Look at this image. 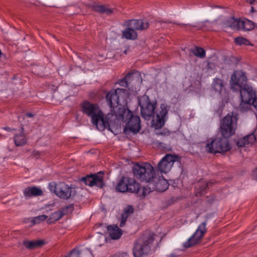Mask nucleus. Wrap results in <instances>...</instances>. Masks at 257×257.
Returning <instances> with one entry per match:
<instances>
[{
	"label": "nucleus",
	"mask_w": 257,
	"mask_h": 257,
	"mask_svg": "<svg viewBox=\"0 0 257 257\" xmlns=\"http://www.w3.org/2000/svg\"><path fill=\"white\" fill-rule=\"evenodd\" d=\"M82 111L91 118L92 124L99 131H103L112 123L110 118L112 114L108 113L104 117V114L98 105L88 101L84 102L81 105Z\"/></svg>",
	"instance_id": "1"
},
{
	"label": "nucleus",
	"mask_w": 257,
	"mask_h": 257,
	"mask_svg": "<svg viewBox=\"0 0 257 257\" xmlns=\"http://www.w3.org/2000/svg\"><path fill=\"white\" fill-rule=\"evenodd\" d=\"M155 234L149 231L144 232L136 241L133 249L134 257L148 254L155 240Z\"/></svg>",
	"instance_id": "2"
},
{
	"label": "nucleus",
	"mask_w": 257,
	"mask_h": 257,
	"mask_svg": "<svg viewBox=\"0 0 257 257\" xmlns=\"http://www.w3.org/2000/svg\"><path fill=\"white\" fill-rule=\"evenodd\" d=\"M132 172L134 176L141 182L150 184L157 179L156 171L150 163L135 164Z\"/></svg>",
	"instance_id": "3"
},
{
	"label": "nucleus",
	"mask_w": 257,
	"mask_h": 257,
	"mask_svg": "<svg viewBox=\"0 0 257 257\" xmlns=\"http://www.w3.org/2000/svg\"><path fill=\"white\" fill-rule=\"evenodd\" d=\"M126 92V90L122 88H116L111 90L106 96V100L108 105L110 107V112L112 116L110 117L112 120L117 116H120V113L126 109L125 107L119 103V97L121 94Z\"/></svg>",
	"instance_id": "4"
},
{
	"label": "nucleus",
	"mask_w": 257,
	"mask_h": 257,
	"mask_svg": "<svg viewBox=\"0 0 257 257\" xmlns=\"http://www.w3.org/2000/svg\"><path fill=\"white\" fill-rule=\"evenodd\" d=\"M121 120L126 122L123 129L125 134H129L130 132L136 134L141 128V119L138 115H134L133 112L127 108L120 113V116H117L112 119V122L115 120Z\"/></svg>",
	"instance_id": "5"
},
{
	"label": "nucleus",
	"mask_w": 257,
	"mask_h": 257,
	"mask_svg": "<svg viewBox=\"0 0 257 257\" xmlns=\"http://www.w3.org/2000/svg\"><path fill=\"white\" fill-rule=\"evenodd\" d=\"M238 118L235 113H228L220 121L219 131L221 136L230 138L235 134Z\"/></svg>",
	"instance_id": "6"
},
{
	"label": "nucleus",
	"mask_w": 257,
	"mask_h": 257,
	"mask_svg": "<svg viewBox=\"0 0 257 257\" xmlns=\"http://www.w3.org/2000/svg\"><path fill=\"white\" fill-rule=\"evenodd\" d=\"M115 189L117 192L124 193L130 192L137 193L139 196H142V189L140 184L133 178L123 176L116 186Z\"/></svg>",
	"instance_id": "7"
},
{
	"label": "nucleus",
	"mask_w": 257,
	"mask_h": 257,
	"mask_svg": "<svg viewBox=\"0 0 257 257\" xmlns=\"http://www.w3.org/2000/svg\"><path fill=\"white\" fill-rule=\"evenodd\" d=\"M49 189L51 192L54 193L58 197L67 200L73 197L76 194L74 188H72L64 182L56 183L51 182L49 184Z\"/></svg>",
	"instance_id": "8"
},
{
	"label": "nucleus",
	"mask_w": 257,
	"mask_h": 257,
	"mask_svg": "<svg viewBox=\"0 0 257 257\" xmlns=\"http://www.w3.org/2000/svg\"><path fill=\"white\" fill-rule=\"evenodd\" d=\"M139 104L143 118L148 120L154 118L155 110L157 104L156 100L151 101L148 95H143L139 99Z\"/></svg>",
	"instance_id": "9"
},
{
	"label": "nucleus",
	"mask_w": 257,
	"mask_h": 257,
	"mask_svg": "<svg viewBox=\"0 0 257 257\" xmlns=\"http://www.w3.org/2000/svg\"><path fill=\"white\" fill-rule=\"evenodd\" d=\"M226 137H216L206 145V151L210 153H223L229 151L231 146Z\"/></svg>",
	"instance_id": "10"
},
{
	"label": "nucleus",
	"mask_w": 257,
	"mask_h": 257,
	"mask_svg": "<svg viewBox=\"0 0 257 257\" xmlns=\"http://www.w3.org/2000/svg\"><path fill=\"white\" fill-rule=\"evenodd\" d=\"M181 157L179 155L167 154L158 164V169L162 173L169 172L175 162H180Z\"/></svg>",
	"instance_id": "11"
},
{
	"label": "nucleus",
	"mask_w": 257,
	"mask_h": 257,
	"mask_svg": "<svg viewBox=\"0 0 257 257\" xmlns=\"http://www.w3.org/2000/svg\"><path fill=\"white\" fill-rule=\"evenodd\" d=\"M207 222V221L205 220L199 225L192 236L184 243L183 246L184 247L187 248L192 247L200 241L202 237L207 231L206 228Z\"/></svg>",
	"instance_id": "12"
},
{
	"label": "nucleus",
	"mask_w": 257,
	"mask_h": 257,
	"mask_svg": "<svg viewBox=\"0 0 257 257\" xmlns=\"http://www.w3.org/2000/svg\"><path fill=\"white\" fill-rule=\"evenodd\" d=\"M169 184L165 179L155 180V181L143 187L142 191V197H145L149 193L157 190L159 192H164L168 188Z\"/></svg>",
	"instance_id": "13"
},
{
	"label": "nucleus",
	"mask_w": 257,
	"mask_h": 257,
	"mask_svg": "<svg viewBox=\"0 0 257 257\" xmlns=\"http://www.w3.org/2000/svg\"><path fill=\"white\" fill-rule=\"evenodd\" d=\"M104 173L100 171L97 173L91 174L81 179V181L84 182L85 185L89 186H96L102 188L104 186L103 181Z\"/></svg>",
	"instance_id": "14"
},
{
	"label": "nucleus",
	"mask_w": 257,
	"mask_h": 257,
	"mask_svg": "<svg viewBox=\"0 0 257 257\" xmlns=\"http://www.w3.org/2000/svg\"><path fill=\"white\" fill-rule=\"evenodd\" d=\"M160 108L161 110L156 114L155 120H153V121H155L154 124L156 127H161L164 126L165 121L168 118V109L167 106L165 104H162L160 105Z\"/></svg>",
	"instance_id": "15"
},
{
	"label": "nucleus",
	"mask_w": 257,
	"mask_h": 257,
	"mask_svg": "<svg viewBox=\"0 0 257 257\" xmlns=\"http://www.w3.org/2000/svg\"><path fill=\"white\" fill-rule=\"evenodd\" d=\"M126 25L131 27L135 31H143L149 28V23L146 20H132L126 22Z\"/></svg>",
	"instance_id": "16"
},
{
	"label": "nucleus",
	"mask_w": 257,
	"mask_h": 257,
	"mask_svg": "<svg viewBox=\"0 0 257 257\" xmlns=\"http://www.w3.org/2000/svg\"><path fill=\"white\" fill-rule=\"evenodd\" d=\"M23 194L26 199H29L33 197L42 196L43 191L37 186H30L24 189Z\"/></svg>",
	"instance_id": "17"
},
{
	"label": "nucleus",
	"mask_w": 257,
	"mask_h": 257,
	"mask_svg": "<svg viewBox=\"0 0 257 257\" xmlns=\"http://www.w3.org/2000/svg\"><path fill=\"white\" fill-rule=\"evenodd\" d=\"M69 209L72 210V207L71 206H67L64 208H62L60 210L54 212L51 215L47 220V223L48 224L55 223L56 221L61 218L63 216L66 214L67 213V210Z\"/></svg>",
	"instance_id": "18"
},
{
	"label": "nucleus",
	"mask_w": 257,
	"mask_h": 257,
	"mask_svg": "<svg viewBox=\"0 0 257 257\" xmlns=\"http://www.w3.org/2000/svg\"><path fill=\"white\" fill-rule=\"evenodd\" d=\"M14 141L17 147L22 146L25 145L27 142L26 135L24 134V128L22 126L20 133H17L14 135Z\"/></svg>",
	"instance_id": "19"
},
{
	"label": "nucleus",
	"mask_w": 257,
	"mask_h": 257,
	"mask_svg": "<svg viewBox=\"0 0 257 257\" xmlns=\"http://www.w3.org/2000/svg\"><path fill=\"white\" fill-rule=\"evenodd\" d=\"M107 230L109 236L113 239H117L122 235V230L116 225H110L107 227Z\"/></svg>",
	"instance_id": "20"
},
{
	"label": "nucleus",
	"mask_w": 257,
	"mask_h": 257,
	"mask_svg": "<svg viewBox=\"0 0 257 257\" xmlns=\"http://www.w3.org/2000/svg\"><path fill=\"white\" fill-rule=\"evenodd\" d=\"M92 9L96 12L107 16L111 15L113 12V9H110L106 6L101 5H93L92 6Z\"/></svg>",
	"instance_id": "21"
},
{
	"label": "nucleus",
	"mask_w": 257,
	"mask_h": 257,
	"mask_svg": "<svg viewBox=\"0 0 257 257\" xmlns=\"http://www.w3.org/2000/svg\"><path fill=\"white\" fill-rule=\"evenodd\" d=\"M122 38L128 40H136L138 38V33L131 27L128 26L122 31Z\"/></svg>",
	"instance_id": "22"
},
{
	"label": "nucleus",
	"mask_w": 257,
	"mask_h": 257,
	"mask_svg": "<svg viewBox=\"0 0 257 257\" xmlns=\"http://www.w3.org/2000/svg\"><path fill=\"white\" fill-rule=\"evenodd\" d=\"M134 209L131 205L126 207L124 210V212L121 214V221L119 224L120 227H123L125 223L130 215L133 213Z\"/></svg>",
	"instance_id": "23"
},
{
	"label": "nucleus",
	"mask_w": 257,
	"mask_h": 257,
	"mask_svg": "<svg viewBox=\"0 0 257 257\" xmlns=\"http://www.w3.org/2000/svg\"><path fill=\"white\" fill-rule=\"evenodd\" d=\"M213 184L212 182H199L196 186L195 188L196 191H197V194L196 195H202L205 192V190L207 188H209V187Z\"/></svg>",
	"instance_id": "24"
},
{
	"label": "nucleus",
	"mask_w": 257,
	"mask_h": 257,
	"mask_svg": "<svg viewBox=\"0 0 257 257\" xmlns=\"http://www.w3.org/2000/svg\"><path fill=\"white\" fill-rule=\"evenodd\" d=\"M23 244L27 248L34 249L42 246L44 244V241L42 240L25 241Z\"/></svg>",
	"instance_id": "25"
},
{
	"label": "nucleus",
	"mask_w": 257,
	"mask_h": 257,
	"mask_svg": "<svg viewBox=\"0 0 257 257\" xmlns=\"http://www.w3.org/2000/svg\"><path fill=\"white\" fill-rule=\"evenodd\" d=\"M240 29L249 31L253 29L255 25L251 21L245 20L244 21H240Z\"/></svg>",
	"instance_id": "26"
},
{
	"label": "nucleus",
	"mask_w": 257,
	"mask_h": 257,
	"mask_svg": "<svg viewBox=\"0 0 257 257\" xmlns=\"http://www.w3.org/2000/svg\"><path fill=\"white\" fill-rule=\"evenodd\" d=\"M133 76L132 73H128L125 77H124L121 80H119L117 82L120 86L123 87H127L129 89H130L129 87L130 85V81L131 80Z\"/></svg>",
	"instance_id": "27"
},
{
	"label": "nucleus",
	"mask_w": 257,
	"mask_h": 257,
	"mask_svg": "<svg viewBox=\"0 0 257 257\" xmlns=\"http://www.w3.org/2000/svg\"><path fill=\"white\" fill-rule=\"evenodd\" d=\"M251 106H252L251 101L241 100L238 109L241 112H246L250 109Z\"/></svg>",
	"instance_id": "28"
},
{
	"label": "nucleus",
	"mask_w": 257,
	"mask_h": 257,
	"mask_svg": "<svg viewBox=\"0 0 257 257\" xmlns=\"http://www.w3.org/2000/svg\"><path fill=\"white\" fill-rule=\"evenodd\" d=\"M212 87L216 91H220L223 87L222 80L218 78H215L212 83Z\"/></svg>",
	"instance_id": "29"
},
{
	"label": "nucleus",
	"mask_w": 257,
	"mask_h": 257,
	"mask_svg": "<svg viewBox=\"0 0 257 257\" xmlns=\"http://www.w3.org/2000/svg\"><path fill=\"white\" fill-rule=\"evenodd\" d=\"M191 52L199 58H203L205 57V51L202 48L196 47L195 49H191Z\"/></svg>",
	"instance_id": "30"
},
{
	"label": "nucleus",
	"mask_w": 257,
	"mask_h": 257,
	"mask_svg": "<svg viewBox=\"0 0 257 257\" xmlns=\"http://www.w3.org/2000/svg\"><path fill=\"white\" fill-rule=\"evenodd\" d=\"M240 21L231 19L227 23V26L234 30H240Z\"/></svg>",
	"instance_id": "31"
},
{
	"label": "nucleus",
	"mask_w": 257,
	"mask_h": 257,
	"mask_svg": "<svg viewBox=\"0 0 257 257\" xmlns=\"http://www.w3.org/2000/svg\"><path fill=\"white\" fill-rule=\"evenodd\" d=\"M234 42L236 44L239 45H241L242 44H244L245 45H250V43L248 40H247L246 38L241 37L235 38L234 39Z\"/></svg>",
	"instance_id": "32"
},
{
	"label": "nucleus",
	"mask_w": 257,
	"mask_h": 257,
	"mask_svg": "<svg viewBox=\"0 0 257 257\" xmlns=\"http://www.w3.org/2000/svg\"><path fill=\"white\" fill-rule=\"evenodd\" d=\"M48 216L45 215H41L37 217H34L32 221L33 224H38L41 222L44 221L47 218Z\"/></svg>",
	"instance_id": "33"
},
{
	"label": "nucleus",
	"mask_w": 257,
	"mask_h": 257,
	"mask_svg": "<svg viewBox=\"0 0 257 257\" xmlns=\"http://www.w3.org/2000/svg\"><path fill=\"white\" fill-rule=\"evenodd\" d=\"M248 145H252L256 142V138L253 134H251L245 137Z\"/></svg>",
	"instance_id": "34"
},
{
	"label": "nucleus",
	"mask_w": 257,
	"mask_h": 257,
	"mask_svg": "<svg viewBox=\"0 0 257 257\" xmlns=\"http://www.w3.org/2000/svg\"><path fill=\"white\" fill-rule=\"evenodd\" d=\"M159 23H161V24H168V23H172V24H176V25H178L179 26H180L181 27H196V26L194 25H191V24H180V23H175V22H172L171 21H164V20H160L159 22Z\"/></svg>",
	"instance_id": "35"
},
{
	"label": "nucleus",
	"mask_w": 257,
	"mask_h": 257,
	"mask_svg": "<svg viewBox=\"0 0 257 257\" xmlns=\"http://www.w3.org/2000/svg\"><path fill=\"white\" fill-rule=\"evenodd\" d=\"M237 145L238 147H243L246 145H248L246 142V139L245 137L239 139L237 142Z\"/></svg>",
	"instance_id": "36"
},
{
	"label": "nucleus",
	"mask_w": 257,
	"mask_h": 257,
	"mask_svg": "<svg viewBox=\"0 0 257 257\" xmlns=\"http://www.w3.org/2000/svg\"><path fill=\"white\" fill-rule=\"evenodd\" d=\"M66 257H80V251L78 250L73 249L68 256Z\"/></svg>",
	"instance_id": "37"
},
{
	"label": "nucleus",
	"mask_w": 257,
	"mask_h": 257,
	"mask_svg": "<svg viewBox=\"0 0 257 257\" xmlns=\"http://www.w3.org/2000/svg\"><path fill=\"white\" fill-rule=\"evenodd\" d=\"M251 177L253 179L257 180V167L252 170Z\"/></svg>",
	"instance_id": "38"
},
{
	"label": "nucleus",
	"mask_w": 257,
	"mask_h": 257,
	"mask_svg": "<svg viewBox=\"0 0 257 257\" xmlns=\"http://www.w3.org/2000/svg\"><path fill=\"white\" fill-rule=\"evenodd\" d=\"M160 134L164 136H168L170 135V132L168 130H164L162 132H161Z\"/></svg>",
	"instance_id": "39"
},
{
	"label": "nucleus",
	"mask_w": 257,
	"mask_h": 257,
	"mask_svg": "<svg viewBox=\"0 0 257 257\" xmlns=\"http://www.w3.org/2000/svg\"><path fill=\"white\" fill-rule=\"evenodd\" d=\"M128 256L127 254L126 253H119L118 254H116L112 256L111 257H127Z\"/></svg>",
	"instance_id": "40"
},
{
	"label": "nucleus",
	"mask_w": 257,
	"mask_h": 257,
	"mask_svg": "<svg viewBox=\"0 0 257 257\" xmlns=\"http://www.w3.org/2000/svg\"><path fill=\"white\" fill-rule=\"evenodd\" d=\"M3 129H4V130H6L7 131H8V132H13V131H16L15 128H12L10 127H3Z\"/></svg>",
	"instance_id": "41"
},
{
	"label": "nucleus",
	"mask_w": 257,
	"mask_h": 257,
	"mask_svg": "<svg viewBox=\"0 0 257 257\" xmlns=\"http://www.w3.org/2000/svg\"><path fill=\"white\" fill-rule=\"evenodd\" d=\"M26 115L28 117H32L34 116V114L32 113H27Z\"/></svg>",
	"instance_id": "42"
},
{
	"label": "nucleus",
	"mask_w": 257,
	"mask_h": 257,
	"mask_svg": "<svg viewBox=\"0 0 257 257\" xmlns=\"http://www.w3.org/2000/svg\"><path fill=\"white\" fill-rule=\"evenodd\" d=\"M255 0H246L247 2L249 4H252Z\"/></svg>",
	"instance_id": "43"
},
{
	"label": "nucleus",
	"mask_w": 257,
	"mask_h": 257,
	"mask_svg": "<svg viewBox=\"0 0 257 257\" xmlns=\"http://www.w3.org/2000/svg\"><path fill=\"white\" fill-rule=\"evenodd\" d=\"M251 12H254V10H253V7L251 8Z\"/></svg>",
	"instance_id": "44"
},
{
	"label": "nucleus",
	"mask_w": 257,
	"mask_h": 257,
	"mask_svg": "<svg viewBox=\"0 0 257 257\" xmlns=\"http://www.w3.org/2000/svg\"><path fill=\"white\" fill-rule=\"evenodd\" d=\"M175 255H174V254H172V255H171V257H175Z\"/></svg>",
	"instance_id": "45"
},
{
	"label": "nucleus",
	"mask_w": 257,
	"mask_h": 257,
	"mask_svg": "<svg viewBox=\"0 0 257 257\" xmlns=\"http://www.w3.org/2000/svg\"><path fill=\"white\" fill-rule=\"evenodd\" d=\"M124 52V53H125V54L126 53V51H125Z\"/></svg>",
	"instance_id": "46"
},
{
	"label": "nucleus",
	"mask_w": 257,
	"mask_h": 257,
	"mask_svg": "<svg viewBox=\"0 0 257 257\" xmlns=\"http://www.w3.org/2000/svg\"><path fill=\"white\" fill-rule=\"evenodd\" d=\"M256 27H257V25H256Z\"/></svg>",
	"instance_id": "47"
}]
</instances>
